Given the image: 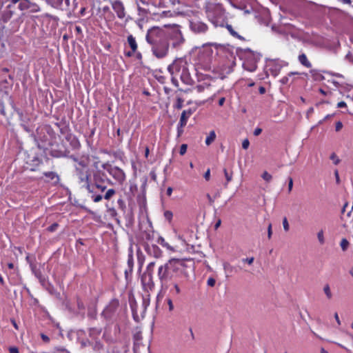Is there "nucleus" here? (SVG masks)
<instances>
[{"label":"nucleus","mask_w":353,"mask_h":353,"mask_svg":"<svg viewBox=\"0 0 353 353\" xmlns=\"http://www.w3.org/2000/svg\"><path fill=\"white\" fill-rule=\"evenodd\" d=\"M194 269L192 260L171 259L158 268L157 276L162 288H168V283L187 282Z\"/></svg>","instance_id":"1"},{"label":"nucleus","mask_w":353,"mask_h":353,"mask_svg":"<svg viewBox=\"0 0 353 353\" xmlns=\"http://www.w3.org/2000/svg\"><path fill=\"white\" fill-rule=\"evenodd\" d=\"M271 29L273 34L287 37L290 35L292 38H299L301 36V31L292 23H265Z\"/></svg>","instance_id":"2"},{"label":"nucleus","mask_w":353,"mask_h":353,"mask_svg":"<svg viewBox=\"0 0 353 353\" xmlns=\"http://www.w3.org/2000/svg\"><path fill=\"white\" fill-rule=\"evenodd\" d=\"M236 53L241 58L244 59L245 61L243 63V66L245 70L254 72L257 68V62L259 61L261 54L252 51L250 48H238Z\"/></svg>","instance_id":"3"},{"label":"nucleus","mask_w":353,"mask_h":353,"mask_svg":"<svg viewBox=\"0 0 353 353\" xmlns=\"http://www.w3.org/2000/svg\"><path fill=\"white\" fill-rule=\"evenodd\" d=\"M164 28H167L166 39L172 41V46L178 48L185 42V39L181 30V26L176 23H165Z\"/></svg>","instance_id":"4"},{"label":"nucleus","mask_w":353,"mask_h":353,"mask_svg":"<svg viewBox=\"0 0 353 353\" xmlns=\"http://www.w3.org/2000/svg\"><path fill=\"white\" fill-rule=\"evenodd\" d=\"M45 161L48 162L49 159L43 154H39L34 150H31L25 158V163L27 168L31 172H37L41 170V167Z\"/></svg>","instance_id":"5"},{"label":"nucleus","mask_w":353,"mask_h":353,"mask_svg":"<svg viewBox=\"0 0 353 353\" xmlns=\"http://www.w3.org/2000/svg\"><path fill=\"white\" fill-rule=\"evenodd\" d=\"M205 14L210 22H225L227 19L221 4L208 3L205 6Z\"/></svg>","instance_id":"6"},{"label":"nucleus","mask_w":353,"mask_h":353,"mask_svg":"<svg viewBox=\"0 0 353 353\" xmlns=\"http://www.w3.org/2000/svg\"><path fill=\"white\" fill-rule=\"evenodd\" d=\"M166 31L167 28H164V25L162 27L153 26L148 29L145 40L149 44L166 40Z\"/></svg>","instance_id":"7"},{"label":"nucleus","mask_w":353,"mask_h":353,"mask_svg":"<svg viewBox=\"0 0 353 353\" xmlns=\"http://www.w3.org/2000/svg\"><path fill=\"white\" fill-rule=\"evenodd\" d=\"M119 307V301L117 299H112L105 307L101 313V316L104 319L107 323L112 322Z\"/></svg>","instance_id":"8"},{"label":"nucleus","mask_w":353,"mask_h":353,"mask_svg":"<svg viewBox=\"0 0 353 353\" xmlns=\"http://www.w3.org/2000/svg\"><path fill=\"white\" fill-rule=\"evenodd\" d=\"M101 168L111 175L119 185H122L125 181V174L121 168L112 166L109 163H103Z\"/></svg>","instance_id":"9"},{"label":"nucleus","mask_w":353,"mask_h":353,"mask_svg":"<svg viewBox=\"0 0 353 353\" xmlns=\"http://www.w3.org/2000/svg\"><path fill=\"white\" fill-rule=\"evenodd\" d=\"M150 45L152 54L157 59H163L168 55L170 44L167 39Z\"/></svg>","instance_id":"10"},{"label":"nucleus","mask_w":353,"mask_h":353,"mask_svg":"<svg viewBox=\"0 0 353 353\" xmlns=\"http://www.w3.org/2000/svg\"><path fill=\"white\" fill-rule=\"evenodd\" d=\"M14 72L12 74H9L8 76V79L6 77H3L0 79V96L1 97H8L9 98L10 92L12 90L14 85Z\"/></svg>","instance_id":"11"},{"label":"nucleus","mask_w":353,"mask_h":353,"mask_svg":"<svg viewBox=\"0 0 353 353\" xmlns=\"http://www.w3.org/2000/svg\"><path fill=\"white\" fill-rule=\"evenodd\" d=\"M9 104L13 110L18 114L21 121V126L27 132H30L32 129L28 125L29 119L24 117L23 112L17 108L12 96L9 97Z\"/></svg>","instance_id":"12"},{"label":"nucleus","mask_w":353,"mask_h":353,"mask_svg":"<svg viewBox=\"0 0 353 353\" xmlns=\"http://www.w3.org/2000/svg\"><path fill=\"white\" fill-rule=\"evenodd\" d=\"M143 246L145 252L151 256L156 259H159L162 256L163 252L155 244H149L148 242H144Z\"/></svg>","instance_id":"13"},{"label":"nucleus","mask_w":353,"mask_h":353,"mask_svg":"<svg viewBox=\"0 0 353 353\" xmlns=\"http://www.w3.org/2000/svg\"><path fill=\"white\" fill-rule=\"evenodd\" d=\"M183 63L181 59H176L168 65V70L171 76L182 72V69L186 67Z\"/></svg>","instance_id":"14"},{"label":"nucleus","mask_w":353,"mask_h":353,"mask_svg":"<svg viewBox=\"0 0 353 353\" xmlns=\"http://www.w3.org/2000/svg\"><path fill=\"white\" fill-rule=\"evenodd\" d=\"M141 283L145 290L152 291L154 289L155 283L153 280V275L143 274L141 276Z\"/></svg>","instance_id":"15"},{"label":"nucleus","mask_w":353,"mask_h":353,"mask_svg":"<svg viewBox=\"0 0 353 353\" xmlns=\"http://www.w3.org/2000/svg\"><path fill=\"white\" fill-rule=\"evenodd\" d=\"M94 183H108L112 185L111 180L108 178L105 173L100 170H97L93 174Z\"/></svg>","instance_id":"16"},{"label":"nucleus","mask_w":353,"mask_h":353,"mask_svg":"<svg viewBox=\"0 0 353 353\" xmlns=\"http://www.w3.org/2000/svg\"><path fill=\"white\" fill-rule=\"evenodd\" d=\"M76 173L78 179H79L81 183H84L85 188H86V185L88 184H90V174L88 170H84L83 169H81L79 168H76Z\"/></svg>","instance_id":"17"},{"label":"nucleus","mask_w":353,"mask_h":353,"mask_svg":"<svg viewBox=\"0 0 353 353\" xmlns=\"http://www.w3.org/2000/svg\"><path fill=\"white\" fill-rule=\"evenodd\" d=\"M190 28L192 32L196 34H204L208 30L206 23H190Z\"/></svg>","instance_id":"18"},{"label":"nucleus","mask_w":353,"mask_h":353,"mask_svg":"<svg viewBox=\"0 0 353 353\" xmlns=\"http://www.w3.org/2000/svg\"><path fill=\"white\" fill-rule=\"evenodd\" d=\"M43 176L46 178L45 182L51 183L54 185H57L60 181V177L56 172H44Z\"/></svg>","instance_id":"19"},{"label":"nucleus","mask_w":353,"mask_h":353,"mask_svg":"<svg viewBox=\"0 0 353 353\" xmlns=\"http://www.w3.org/2000/svg\"><path fill=\"white\" fill-rule=\"evenodd\" d=\"M220 26L225 27L227 30L229 31V32L231 34V35H232L234 37H236L242 41H245V38L239 34L238 32L236 31V30H237L242 33H245V32L241 30L240 28H234L230 23H221Z\"/></svg>","instance_id":"20"},{"label":"nucleus","mask_w":353,"mask_h":353,"mask_svg":"<svg viewBox=\"0 0 353 353\" xmlns=\"http://www.w3.org/2000/svg\"><path fill=\"white\" fill-rule=\"evenodd\" d=\"M180 79L181 81L186 85H191L194 83V80L192 79L189 70L187 67L182 69V72L180 74Z\"/></svg>","instance_id":"21"},{"label":"nucleus","mask_w":353,"mask_h":353,"mask_svg":"<svg viewBox=\"0 0 353 353\" xmlns=\"http://www.w3.org/2000/svg\"><path fill=\"white\" fill-rule=\"evenodd\" d=\"M107 186L105 183H94L93 184H88L86 190L88 192H94V190L99 191L101 194L106 190Z\"/></svg>","instance_id":"22"},{"label":"nucleus","mask_w":353,"mask_h":353,"mask_svg":"<svg viewBox=\"0 0 353 353\" xmlns=\"http://www.w3.org/2000/svg\"><path fill=\"white\" fill-rule=\"evenodd\" d=\"M112 8L117 14L119 19H122L125 17L124 7L121 1H116L112 3Z\"/></svg>","instance_id":"23"},{"label":"nucleus","mask_w":353,"mask_h":353,"mask_svg":"<svg viewBox=\"0 0 353 353\" xmlns=\"http://www.w3.org/2000/svg\"><path fill=\"white\" fill-rule=\"evenodd\" d=\"M65 139L68 142H69L72 149L77 150L80 148V142L77 137L73 134L70 133V134H67V137H65Z\"/></svg>","instance_id":"24"},{"label":"nucleus","mask_w":353,"mask_h":353,"mask_svg":"<svg viewBox=\"0 0 353 353\" xmlns=\"http://www.w3.org/2000/svg\"><path fill=\"white\" fill-rule=\"evenodd\" d=\"M196 109L194 108H189L188 110H185L182 112L180 117L179 122L181 125H185L187 124L188 119L190 117V116L195 112Z\"/></svg>","instance_id":"25"},{"label":"nucleus","mask_w":353,"mask_h":353,"mask_svg":"<svg viewBox=\"0 0 353 353\" xmlns=\"http://www.w3.org/2000/svg\"><path fill=\"white\" fill-rule=\"evenodd\" d=\"M101 332L102 328L101 327H92L88 328V335L93 341L99 339Z\"/></svg>","instance_id":"26"},{"label":"nucleus","mask_w":353,"mask_h":353,"mask_svg":"<svg viewBox=\"0 0 353 353\" xmlns=\"http://www.w3.org/2000/svg\"><path fill=\"white\" fill-rule=\"evenodd\" d=\"M185 282H176L173 281L171 282V283L173 285V288L170 289V293L172 294L174 296H176L179 294H180L181 290V286L183 285Z\"/></svg>","instance_id":"27"},{"label":"nucleus","mask_w":353,"mask_h":353,"mask_svg":"<svg viewBox=\"0 0 353 353\" xmlns=\"http://www.w3.org/2000/svg\"><path fill=\"white\" fill-rule=\"evenodd\" d=\"M55 125L59 128L60 133L64 137H67V134L71 133L69 125L65 122L56 123Z\"/></svg>","instance_id":"28"},{"label":"nucleus","mask_w":353,"mask_h":353,"mask_svg":"<svg viewBox=\"0 0 353 353\" xmlns=\"http://www.w3.org/2000/svg\"><path fill=\"white\" fill-rule=\"evenodd\" d=\"M56 4L57 8L61 10H69L70 8V0H57Z\"/></svg>","instance_id":"29"},{"label":"nucleus","mask_w":353,"mask_h":353,"mask_svg":"<svg viewBox=\"0 0 353 353\" xmlns=\"http://www.w3.org/2000/svg\"><path fill=\"white\" fill-rule=\"evenodd\" d=\"M67 153H69L66 150H61L57 149H51L50 151V154L55 158H61L67 156Z\"/></svg>","instance_id":"30"},{"label":"nucleus","mask_w":353,"mask_h":353,"mask_svg":"<svg viewBox=\"0 0 353 353\" xmlns=\"http://www.w3.org/2000/svg\"><path fill=\"white\" fill-rule=\"evenodd\" d=\"M235 65V62L232 61V63L230 65H223L224 70L223 71V73L220 74L221 79H224L228 74H230L233 71V68Z\"/></svg>","instance_id":"31"},{"label":"nucleus","mask_w":353,"mask_h":353,"mask_svg":"<svg viewBox=\"0 0 353 353\" xmlns=\"http://www.w3.org/2000/svg\"><path fill=\"white\" fill-rule=\"evenodd\" d=\"M298 60L300 62V63L303 66L307 68H310L312 67V63L308 61L305 54L302 53L299 54L298 57Z\"/></svg>","instance_id":"32"},{"label":"nucleus","mask_w":353,"mask_h":353,"mask_svg":"<svg viewBox=\"0 0 353 353\" xmlns=\"http://www.w3.org/2000/svg\"><path fill=\"white\" fill-rule=\"evenodd\" d=\"M154 232L152 230H145L142 232V238L146 241H151L154 239Z\"/></svg>","instance_id":"33"},{"label":"nucleus","mask_w":353,"mask_h":353,"mask_svg":"<svg viewBox=\"0 0 353 353\" xmlns=\"http://www.w3.org/2000/svg\"><path fill=\"white\" fill-rule=\"evenodd\" d=\"M310 73L311 74V75L314 81H322L324 79V77L317 70L312 69L310 70Z\"/></svg>","instance_id":"34"},{"label":"nucleus","mask_w":353,"mask_h":353,"mask_svg":"<svg viewBox=\"0 0 353 353\" xmlns=\"http://www.w3.org/2000/svg\"><path fill=\"white\" fill-rule=\"evenodd\" d=\"M223 173L226 179V183L224 184V186L227 188L228 183L232 180L233 172L232 170H228L227 168H224Z\"/></svg>","instance_id":"35"},{"label":"nucleus","mask_w":353,"mask_h":353,"mask_svg":"<svg viewBox=\"0 0 353 353\" xmlns=\"http://www.w3.org/2000/svg\"><path fill=\"white\" fill-rule=\"evenodd\" d=\"M128 42L131 50H133V52H136L137 50V44L135 38L132 34L128 37Z\"/></svg>","instance_id":"36"},{"label":"nucleus","mask_w":353,"mask_h":353,"mask_svg":"<svg viewBox=\"0 0 353 353\" xmlns=\"http://www.w3.org/2000/svg\"><path fill=\"white\" fill-rule=\"evenodd\" d=\"M89 193L91 194L90 198L95 203L101 201L103 199V196H102L101 193L99 192V191H97L94 190V192H89Z\"/></svg>","instance_id":"37"},{"label":"nucleus","mask_w":353,"mask_h":353,"mask_svg":"<svg viewBox=\"0 0 353 353\" xmlns=\"http://www.w3.org/2000/svg\"><path fill=\"white\" fill-rule=\"evenodd\" d=\"M88 317L92 320H96L97 319V306L94 305L92 308H89L88 311Z\"/></svg>","instance_id":"38"},{"label":"nucleus","mask_w":353,"mask_h":353,"mask_svg":"<svg viewBox=\"0 0 353 353\" xmlns=\"http://www.w3.org/2000/svg\"><path fill=\"white\" fill-rule=\"evenodd\" d=\"M30 268L32 273L34 275V276L37 279H41V276L43 275L41 269L38 268L36 264H34V265L31 264V267H30Z\"/></svg>","instance_id":"39"},{"label":"nucleus","mask_w":353,"mask_h":353,"mask_svg":"<svg viewBox=\"0 0 353 353\" xmlns=\"http://www.w3.org/2000/svg\"><path fill=\"white\" fill-rule=\"evenodd\" d=\"M12 3H19V8L21 10H25L29 8V1L28 0H12Z\"/></svg>","instance_id":"40"},{"label":"nucleus","mask_w":353,"mask_h":353,"mask_svg":"<svg viewBox=\"0 0 353 353\" xmlns=\"http://www.w3.org/2000/svg\"><path fill=\"white\" fill-rule=\"evenodd\" d=\"M92 345L93 350L95 352H99L103 348V345L99 339L94 340V342H92Z\"/></svg>","instance_id":"41"},{"label":"nucleus","mask_w":353,"mask_h":353,"mask_svg":"<svg viewBox=\"0 0 353 353\" xmlns=\"http://www.w3.org/2000/svg\"><path fill=\"white\" fill-rule=\"evenodd\" d=\"M3 98V97L0 96V115L3 117H6L7 112L6 109V103Z\"/></svg>","instance_id":"42"},{"label":"nucleus","mask_w":353,"mask_h":353,"mask_svg":"<svg viewBox=\"0 0 353 353\" xmlns=\"http://www.w3.org/2000/svg\"><path fill=\"white\" fill-rule=\"evenodd\" d=\"M206 46H214L216 50H221V51H225L226 50H228L227 46L222 45V44L216 43H208L203 44V46L205 47Z\"/></svg>","instance_id":"43"},{"label":"nucleus","mask_w":353,"mask_h":353,"mask_svg":"<svg viewBox=\"0 0 353 353\" xmlns=\"http://www.w3.org/2000/svg\"><path fill=\"white\" fill-rule=\"evenodd\" d=\"M137 6H138L139 14L141 17L138 19V22H142L143 21L145 20L144 16H147L148 12L145 9L141 8L139 3L137 4Z\"/></svg>","instance_id":"44"},{"label":"nucleus","mask_w":353,"mask_h":353,"mask_svg":"<svg viewBox=\"0 0 353 353\" xmlns=\"http://www.w3.org/2000/svg\"><path fill=\"white\" fill-rule=\"evenodd\" d=\"M216 139V134L214 130L210 132L209 135L205 139V144L207 145H210Z\"/></svg>","instance_id":"45"},{"label":"nucleus","mask_w":353,"mask_h":353,"mask_svg":"<svg viewBox=\"0 0 353 353\" xmlns=\"http://www.w3.org/2000/svg\"><path fill=\"white\" fill-rule=\"evenodd\" d=\"M134 345H138L139 342L142 340L141 332L138 331L133 334Z\"/></svg>","instance_id":"46"},{"label":"nucleus","mask_w":353,"mask_h":353,"mask_svg":"<svg viewBox=\"0 0 353 353\" xmlns=\"http://www.w3.org/2000/svg\"><path fill=\"white\" fill-rule=\"evenodd\" d=\"M301 73H299L297 72H290L288 76H285L283 77L281 80H280V82L283 84V85H285V84H288L289 83V80H290V77H291L292 75H294V74H300Z\"/></svg>","instance_id":"47"},{"label":"nucleus","mask_w":353,"mask_h":353,"mask_svg":"<svg viewBox=\"0 0 353 353\" xmlns=\"http://www.w3.org/2000/svg\"><path fill=\"white\" fill-rule=\"evenodd\" d=\"M323 292L326 295V297L328 300H330L332 299V293L330 290V287L329 284H325L323 287Z\"/></svg>","instance_id":"48"},{"label":"nucleus","mask_w":353,"mask_h":353,"mask_svg":"<svg viewBox=\"0 0 353 353\" xmlns=\"http://www.w3.org/2000/svg\"><path fill=\"white\" fill-rule=\"evenodd\" d=\"M154 265H155V262H154V261H152L150 263H148V265L146 267L145 272L143 273V274H151L152 275H153V270H154Z\"/></svg>","instance_id":"49"},{"label":"nucleus","mask_w":353,"mask_h":353,"mask_svg":"<svg viewBox=\"0 0 353 353\" xmlns=\"http://www.w3.org/2000/svg\"><path fill=\"white\" fill-rule=\"evenodd\" d=\"M157 243L169 250H172L170 245L165 241L164 238L162 236H159Z\"/></svg>","instance_id":"50"},{"label":"nucleus","mask_w":353,"mask_h":353,"mask_svg":"<svg viewBox=\"0 0 353 353\" xmlns=\"http://www.w3.org/2000/svg\"><path fill=\"white\" fill-rule=\"evenodd\" d=\"M40 19L43 20V21H48V22H50L51 21H55L57 20V19L55 17H52V15L47 14L45 15H41Z\"/></svg>","instance_id":"51"},{"label":"nucleus","mask_w":353,"mask_h":353,"mask_svg":"<svg viewBox=\"0 0 353 353\" xmlns=\"http://www.w3.org/2000/svg\"><path fill=\"white\" fill-rule=\"evenodd\" d=\"M115 193L116 191L114 189H109L107 190L103 197L105 200H109Z\"/></svg>","instance_id":"52"},{"label":"nucleus","mask_w":353,"mask_h":353,"mask_svg":"<svg viewBox=\"0 0 353 353\" xmlns=\"http://www.w3.org/2000/svg\"><path fill=\"white\" fill-rule=\"evenodd\" d=\"M79 341L81 348H85V347L91 345L92 344V342L89 339H82L79 340Z\"/></svg>","instance_id":"53"},{"label":"nucleus","mask_w":353,"mask_h":353,"mask_svg":"<svg viewBox=\"0 0 353 353\" xmlns=\"http://www.w3.org/2000/svg\"><path fill=\"white\" fill-rule=\"evenodd\" d=\"M183 99L181 97L176 99V103L174 105V108L180 110L183 108Z\"/></svg>","instance_id":"54"},{"label":"nucleus","mask_w":353,"mask_h":353,"mask_svg":"<svg viewBox=\"0 0 353 353\" xmlns=\"http://www.w3.org/2000/svg\"><path fill=\"white\" fill-rule=\"evenodd\" d=\"M349 241L346 239H343L340 243L342 250L346 251L349 246Z\"/></svg>","instance_id":"55"},{"label":"nucleus","mask_w":353,"mask_h":353,"mask_svg":"<svg viewBox=\"0 0 353 353\" xmlns=\"http://www.w3.org/2000/svg\"><path fill=\"white\" fill-rule=\"evenodd\" d=\"M317 238H318L319 242L320 243L321 245L324 244V243H325V238H324V235H323V231L322 230H320L317 233Z\"/></svg>","instance_id":"56"},{"label":"nucleus","mask_w":353,"mask_h":353,"mask_svg":"<svg viewBox=\"0 0 353 353\" xmlns=\"http://www.w3.org/2000/svg\"><path fill=\"white\" fill-rule=\"evenodd\" d=\"M133 266H134V259H133L132 253L130 252L128 254V267L130 268H133Z\"/></svg>","instance_id":"57"},{"label":"nucleus","mask_w":353,"mask_h":353,"mask_svg":"<svg viewBox=\"0 0 353 353\" xmlns=\"http://www.w3.org/2000/svg\"><path fill=\"white\" fill-rule=\"evenodd\" d=\"M185 126V125H181L180 122H179L177 125V137H180L183 133V128Z\"/></svg>","instance_id":"58"},{"label":"nucleus","mask_w":353,"mask_h":353,"mask_svg":"<svg viewBox=\"0 0 353 353\" xmlns=\"http://www.w3.org/2000/svg\"><path fill=\"white\" fill-rule=\"evenodd\" d=\"M164 217L166 220H168L169 222H170L173 217V213L170 210H166L164 212Z\"/></svg>","instance_id":"59"},{"label":"nucleus","mask_w":353,"mask_h":353,"mask_svg":"<svg viewBox=\"0 0 353 353\" xmlns=\"http://www.w3.org/2000/svg\"><path fill=\"white\" fill-rule=\"evenodd\" d=\"M261 177L267 182H270L272 176L270 174H269L267 171L263 172V173L261 175Z\"/></svg>","instance_id":"60"},{"label":"nucleus","mask_w":353,"mask_h":353,"mask_svg":"<svg viewBox=\"0 0 353 353\" xmlns=\"http://www.w3.org/2000/svg\"><path fill=\"white\" fill-rule=\"evenodd\" d=\"M6 48L3 42L0 40V58L3 57L6 53Z\"/></svg>","instance_id":"61"},{"label":"nucleus","mask_w":353,"mask_h":353,"mask_svg":"<svg viewBox=\"0 0 353 353\" xmlns=\"http://www.w3.org/2000/svg\"><path fill=\"white\" fill-rule=\"evenodd\" d=\"M26 261H27V263L29 264L30 267H31V264L32 265H34L35 264V258L34 257H31L30 256L29 254H27L26 257Z\"/></svg>","instance_id":"62"},{"label":"nucleus","mask_w":353,"mask_h":353,"mask_svg":"<svg viewBox=\"0 0 353 353\" xmlns=\"http://www.w3.org/2000/svg\"><path fill=\"white\" fill-rule=\"evenodd\" d=\"M59 227V224L57 223H54L49 227H48L47 230L50 232H53L57 230Z\"/></svg>","instance_id":"63"},{"label":"nucleus","mask_w":353,"mask_h":353,"mask_svg":"<svg viewBox=\"0 0 353 353\" xmlns=\"http://www.w3.org/2000/svg\"><path fill=\"white\" fill-rule=\"evenodd\" d=\"M283 229L285 232L289 231L290 225H289V223H288V221L286 217H284L283 219Z\"/></svg>","instance_id":"64"}]
</instances>
